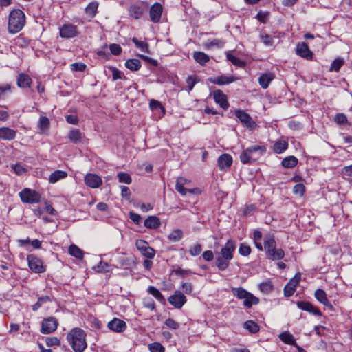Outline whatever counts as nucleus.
<instances>
[{
  "label": "nucleus",
  "instance_id": "1",
  "mask_svg": "<svg viewBox=\"0 0 352 352\" xmlns=\"http://www.w3.org/2000/svg\"><path fill=\"white\" fill-rule=\"evenodd\" d=\"M236 249L235 242L228 240L221 252L216 256V266L220 271L226 270L230 265V261L233 258V254Z\"/></svg>",
  "mask_w": 352,
  "mask_h": 352
},
{
  "label": "nucleus",
  "instance_id": "2",
  "mask_svg": "<svg viewBox=\"0 0 352 352\" xmlns=\"http://www.w3.org/2000/svg\"><path fill=\"white\" fill-rule=\"evenodd\" d=\"M86 333L80 328H74L67 334V340L75 352H83L87 348Z\"/></svg>",
  "mask_w": 352,
  "mask_h": 352
},
{
  "label": "nucleus",
  "instance_id": "3",
  "mask_svg": "<svg viewBox=\"0 0 352 352\" xmlns=\"http://www.w3.org/2000/svg\"><path fill=\"white\" fill-rule=\"evenodd\" d=\"M266 151L265 146L254 145L245 149L240 155L243 164H251L258 160Z\"/></svg>",
  "mask_w": 352,
  "mask_h": 352
},
{
  "label": "nucleus",
  "instance_id": "4",
  "mask_svg": "<svg viewBox=\"0 0 352 352\" xmlns=\"http://www.w3.org/2000/svg\"><path fill=\"white\" fill-rule=\"evenodd\" d=\"M25 16L23 12L19 9L10 12L8 20V31L10 33L19 32L24 26Z\"/></svg>",
  "mask_w": 352,
  "mask_h": 352
},
{
  "label": "nucleus",
  "instance_id": "5",
  "mask_svg": "<svg viewBox=\"0 0 352 352\" xmlns=\"http://www.w3.org/2000/svg\"><path fill=\"white\" fill-rule=\"evenodd\" d=\"M19 197L23 203L37 204L41 200L40 195L34 190L24 188L19 192Z\"/></svg>",
  "mask_w": 352,
  "mask_h": 352
},
{
  "label": "nucleus",
  "instance_id": "6",
  "mask_svg": "<svg viewBox=\"0 0 352 352\" xmlns=\"http://www.w3.org/2000/svg\"><path fill=\"white\" fill-rule=\"evenodd\" d=\"M28 266L34 273H43L45 271V267L43 261L35 254H29L27 256Z\"/></svg>",
  "mask_w": 352,
  "mask_h": 352
},
{
  "label": "nucleus",
  "instance_id": "7",
  "mask_svg": "<svg viewBox=\"0 0 352 352\" xmlns=\"http://www.w3.org/2000/svg\"><path fill=\"white\" fill-rule=\"evenodd\" d=\"M59 34L63 38H71L78 35V28L76 25L66 23L59 28Z\"/></svg>",
  "mask_w": 352,
  "mask_h": 352
},
{
  "label": "nucleus",
  "instance_id": "8",
  "mask_svg": "<svg viewBox=\"0 0 352 352\" xmlns=\"http://www.w3.org/2000/svg\"><path fill=\"white\" fill-rule=\"evenodd\" d=\"M136 248L143 256L148 258H153L155 256V250L150 247L144 240H138L135 243Z\"/></svg>",
  "mask_w": 352,
  "mask_h": 352
},
{
  "label": "nucleus",
  "instance_id": "9",
  "mask_svg": "<svg viewBox=\"0 0 352 352\" xmlns=\"http://www.w3.org/2000/svg\"><path fill=\"white\" fill-rule=\"evenodd\" d=\"M235 116L239 119L243 125L250 129H254L256 126L255 122L253 121L252 118L249 114L243 110H236L235 111Z\"/></svg>",
  "mask_w": 352,
  "mask_h": 352
},
{
  "label": "nucleus",
  "instance_id": "10",
  "mask_svg": "<svg viewBox=\"0 0 352 352\" xmlns=\"http://www.w3.org/2000/svg\"><path fill=\"white\" fill-rule=\"evenodd\" d=\"M58 322L55 318L49 317L43 320L41 326V333L48 334L57 329Z\"/></svg>",
  "mask_w": 352,
  "mask_h": 352
},
{
  "label": "nucleus",
  "instance_id": "11",
  "mask_svg": "<svg viewBox=\"0 0 352 352\" xmlns=\"http://www.w3.org/2000/svg\"><path fill=\"white\" fill-rule=\"evenodd\" d=\"M168 302L175 308H181L186 302V297L180 291H176L168 298Z\"/></svg>",
  "mask_w": 352,
  "mask_h": 352
},
{
  "label": "nucleus",
  "instance_id": "12",
  "mask_svg": "<svg viewBox=\"0 0 352 352\" xmlns=\"http://www.w3.org/2000/svg\"><path fill=\"white\" fill-rule=\"evenodd\" d=\"M213 98L216 103H217L223 110H227L229 107V103L227 100L226 95L221 90H216L213 92Z\"/></svg>",
  "mask_w": 352,
  "mask_h": 352
},
{
  "label": "nucleus",
  "instance_id": "13",
  "mask_svg": "<svg viewBox=\"0 0 352 352\" xmlns=\"http://www.w3.org/2000/svg\"><path fill=\"white\" fill-rule=\"evenodd\" d=\"M85 183L90 188H96L102 185V181L98 175L93 173H88L85 177Z\"/></svg>",
  "mask_w": 352,
  "mask_h": 352
},
{
  "label": "nucleus",
  "instance_id": "14",
  "mask_svg": "<svg viewBox=\"0 0 352 352\" xmlns=\"http://www.w3.org/2000/svg\"><path fill=\"white\" fill-rule=\"evenodd\" d=\"M107 327L113 331L120 333L126 329V324L124 321L119 318H114L112 320L109 322Z\"/></svg>",
  "mask_w": 352,
  "mask_h": 352
},
{
  "label": "nucleus",
  "instance_id": "15",
  "mask_svg": "<svg viewBox=\"0 0 352 352\" xmlns=\"http://www.w3.org/2000/svg\"><path fill=\"white\" fill-rule=\"evenodd\" d=\"M163 8L159 3H154L150 8V18L152 22L158 23L161 19Z\"/></svg>",
  "mask_w": 352,
  "mask_h": 352
},
{
  "label": "nucleus",
  "instance_id": "16",
  "mask_svg": "<svg viewBox=\"0 0 352 352\" xmlns=\"http://www.w3.org/2000/svg\"><path fill=\"white\" fill-rule=\"evenodd\" d=\"M236 80V78L234 76H219L215 77H210L208 78V81L212 84L218 85H228Z\"/></svg>",
  "mask_w": 352,
  "mask_h": 352
},
{
  "label": "nucleus",
  "instance_id": "17",
  "mask_svg": "<svg viewBox=\"0 0 352 352\" xmlns=\"http://www.w3.org/2000/svg\"><path fill=\"white\" fill-rule=\"evenodd\" d=\"M276 246L275 237L272 234H267L264 236L263 250H265V253L272 250Z\"/></svg>",
  "mask_w": 352,
  "mask_h": 352
},
{
  "label": "nucleus",
  "instance_id": "18",
  "mask_svg": "<svg viewBox=\"0 0 352 352\" xmlns=\"http://www.w3.org/2000/svg\"><path fill=\"white\" fill-rule=\"evenodd\" d=\"M32 82V78L26 74L20 73L16 79L17 86L20 88L30 87Z\"/></svg>",
  "mask_w": 352,
  "mask_h": 352
},
{
  "label": "nucleus",
  "instance_id": "19",
  "mask_svg": "<svg viewBox=\"0 0 352 352\" xmlns=\"http://www.w3.org/2000/svg\"><path fill=\"white\" fill-rule=\"evenodd\" d=\"M67 138L70 142L74 144H79L82 142L85 135L80 131L79 129H74L70 130L68 133Z\"/></svg>",
  "mask_w": 352,
  "mask_h": 352
},
{
  "label": "nucleus",
  "instance_id": "20",
  "mask_svg": "<svg viewBox=\"0 0 352 352\" xmlns=\"http://www.w3.org/2000/svg\"><path fill=\"white\" fill-rule=\"evenodd\" d=\"M316 300L323 305L333 309V306L329 302L325 292L322 289H318L314 294Z\"/></svg>",
  "mask_w": 352,
  "mask_h": 352
},
{
  "label": "nucleus",
  "instance_id": "21",
  "mask_svg": "<svg viewBox=\"0 0 352 352\" xmlns=\"http://www.w3.org/2000/svg\"><path fill=\"white\" fill-rule=\"evenodd\" d=\"M16 131L8 127L0 128V138L4 140H12L16 138Z\"/></svg>",
  "mask_w": 352,
  "mask_h": 352
},
{
  "label": "nucleus",
  "instance_id": "22",
  "mask_svg": "<svg viewBox=\"0 0 352 352\" xmlns=\"http://www.w3.org/2000/svg\"><path fill=\"white\" fill-rule=\"evenodd\" d=\"M232 163V158L229 154H222L218 159V165L220 169L229 168Z\"/></svg>",
  "mask_w": 352,
  "mask_h": 352
},
{
  "label": "nucleus",
  "instance_id": "23",
  "mask_svg": "<svg viewBox=\"0 0 352 352\" xmlns=\"http://www.w3.org/2000/svg\"><path fill=\"white\" fill-rule=\"evenodd\" d=\"M267 258L273 260H280L284 258L285 252L281 248H276V246L272 250L266 253Z\"/></svg>",
  "mask_w": 352,
  "mask_h": 352
},
{
  "label": "nucleus",
  "instance_id": "24",
  "mask_svg": "<svg viewBox=\"0 0 352 352\" xmlns=\"http://www.w3.org/2000/svg\"><path fill=\"white\" fill-rule=\"evenodd\" d=\"M144 225L148 229H156L161 225V222L156 216H150L144 220Z\"/></svg>",
  "mask_w": 352,
  "mask_h": 352
},
{
  "label": "nucleus",
  "instance_id": "25",
  "mask_svg": "<svg viewBox=\"0 0 352 352\" xmlns=\"http://www.w3.org/2000/svg\"><path fill=\"white\" fill-rule=\"evenodd\" d=\"M274 79V74L272 73H265L258 78V82L263 89H267L270 82Z\"/></svg>",
  "mask_w": 352,
  "mask_h": 352
},
{
  "label": "nucleus",
  "instance_id": "26",
  "mask_svg": "<svg viewBox=\"0 0 352 352\" xmlns=\"http://www.w3.org/2000/svg\"><path fill=\"white\" fill-rule=\"evenodd\" d=\"M296 53L302 58H308V45L305 42L298 43L296 47Z\"/></svg>",
  "mask_w": 352,
  "mask_h": 352
},
{
  "label": "nucleus",
  "instance_id": "27",
  "mask_svg": "<svg viewBox=\"0 0 352 352\" xmlns=\"http://www.w3.org/2000/svg\"><path fill=\"white\" fill-rule=\"evenodd\" d=\"M193 58L196 62L201 65H206L210 60V56L208 54L199 51L194 52Z\"/></svg>",
  "mask_w": 352,
  "mask_h": 352
},
{
  "label": "nucleus",
  "instance_id": "28",
  "mask_svg": "<svg viewBox=\"0 0 352 352\" xmlns=\"http://www.w3.org/2000/svg\"><path fill=\"white\" fill-rule=\"evenodd\" d=\"M67 176V173L63 170H57L53 172L49 177V182L54 184L61 179H64Z\"/></svg>",
  "mask_w": 352,
  "mask_h": 352
},
{
  "label": "nucleus",
  "instance_id": "29",
  "mask_svg": "<svg viewBox=\"0 0 352 352\" xmlns=\"http://www.w3.org/2000/svg\"><path fill=\"white\" fill-rule=\"evenodd\" d=\"M288 147L287 141L280 140L274 142L273 145V150L276 153L280 154L284 152Z\"/></svg>",
  "mask_w": 352,
  "mask_h": 352
},
{
  "label": "nucleus",
  "instance_id": "30",
  "mask_svg": "<svg viewBox=\"0 0 352 352\" xmlns=\"http://www.w3.org/2000/svg\"><path fill=\"white\" fill-rule=\"evenodd\" d=\"M143 11V8L137 5L131 6L129 10L130 16L135 19L141 18Z\"/></svg>",
  "mask_w": 352,
  "mask_h": 352
},
{
  "label": "nucleus",
  "instance_id": "31",
  "mask_svg": "<svg viewBox=\"0 0 352 352\" xmlns=\"http://www.w3.org/2000/svg\"><path fill=\"white\" fill-rule=\"evenodd\" d=\"M98 5V2L96 1L89 3L85 9V13L91 18L94 17L97 13Z\"/></svg>",
  "mask_w": 352,
  "mask_h": 352
},
{
  "label": "nucleus",
  "instance_id": "32",
  "mask_svg": "<svg viewBox=\"0 0 352 352\" xmlns=\"http://www.w3.org/2000/svg\"><path fill=\"white\" fill-rule=\"evenodd\" d=\"M125 66L131 71H138L141 67V62L138 59L131 58L125 62Z\"/></svg>",
  "mask_w": 352,
  "mask_h": 352
},
{
  "label": "nucleus",
  "instance_id": "33",
  "mask_svg": "<svg viewBox=\"0 0 352 352\" xmlns=\"http://www.w3.org/2000/svg\"><path fill=\"white\" fill-rule=\"evenodd\" d=\"M263 234L260 230H256L253 234V240L255 247L259 250L263 251V244L261 243V239Z\"/></svg>",
  "mask_w": 352,
  "mask_h": 352
},
{
  "label": "nucleus",
  "instance_id": "34",
  "mask_svg": "<svg viewBox=\"0 0 352 352\" xmlns=\"http://www.w3.org/2000/svg\"><path fill=\"white\" fill-rule=\"evenodd\" d=\"M259 302L258 298L254 296L252 294L250 293L243 300V305L248 308H250L254 305H257Z\"/></svg>",
  "mask_w": 352,
  "mask_h": 352
},
{
  "label": "nucleus",
  "instance_id": "35",
  "mask_svg": "<svg viewBox=\"0 0 352 352\" xmlns=\"http://www.w3.org/2000/svg\"><path fill=\"white\" fill-rule=\"evenodd\" d=\"M148 292L153 295L158 301L164 303L165 298L159 289L153 286H149L147 289Z\"/></svg>",
  "mask_w": 352,
  "mask_h": 352
},
{
  "label": "nucleus",
  "instance_id": "36",
  "mask_svg": "<svg viewBox=\"0 0 352 352\" xmlns=\"http://www.w3.org/2000/svg\"><path fill=\"white\" fill-rule=\"evenodd\" d=\"M298 163V160L294 156H289L287 157H285L281 162V164L285 168H293Z\"/></svg>",
  "mask_w": 352,
  "mask_h": 352
},
{
  "label": "nucleus",
  "instance_id": "37",
  "mask_svg": "<svg viewBox=\"0 0 352 352\" xmlns=\"http://www.w3.org/2000/svg\"><path fill=\"white\" fill-rule=\"evenodd\" d=\"M243 327L252 333H256L259 331V326L253 320L246 321L243 324Z\"/></svg>",
  "mask_w": 352,
  "mask_h": 352
},
{
  "label": "nucleus",
  "instance_id": "38",
  "mask_svg": "<svg viewBox=\"0 0 352 352\" xmlns=\"http://www.w3.org/2000/svg\"><path fill=\"white\" fill-rule=\"evenodd\" d=\"M150 108L152 111H155L157 112L162 113V115L165 113V109L162 105V104L154 99H152L149 102Z\"/></svg>",
  "mask_w": 352,
  "mask_h": 352
},
{
  "label": "nucleus",
  "instance_id": "39",
  "mask_svg": "<svg viewBox=\"0 0 352 352\" xmlns=\"http://www.w3.org/2000/svg\"><path fill=\"white\" fill-rule=\"evenodd\" d=\"M69 253L77 258H82L83 256L82 251L74 244L69 247Z\"/></svg>",
  "mask_w": 352,
  "mask_h": 352
},
{
  "label": "nucleus",
  "instance_id": "40",
  "mask_svg": "<svg viewBox=\"0 0 352 352\" xmlns=\"http://www.w3.org/2000/svg\"><path fill=\"white\" fill-rule=\"evenodd\" d=\"M226 57H227V59L229 61H230L233 65H234L236 66H238V67H243L245 66L244 61H243L240 58L234 56L230 52H228L226 54Z\"/></svg>",
  "mask_w": 352,
  "mask_h": 352
},
{
  "label": "nucleus",
  "instance_id": "41",
  "mask_svg": "<svg viewBox=\"0 0 352 352\" xmlns=\"http://www.w3.org/2000/svg\"><path fill=\"white\" fill-rule=\"evenodd\" d=\"M52 299L49 296H44L38 298L37 302L32 305V310L37 311L44 303L51 302Z\"/></svg>",
  "mask_w": 352,
  "mask_h": 352
},
{
  "label": "nucleus",
  "instance_id": "42",
  "mask_svg": "<svg viewBox=\"0 0 352 352\" xmlns=\"http://www.w3.org/2000/svg\"><path fill=\"white\" fill-rule=\"evenodd\" d=\"M280 339L286 344H292L295 340L289 332L285 331L279 335Z\"/></svg>",
  "mask_w": 352,
  "mask_h": 352
},
{
  "label": "nucleus",
  "instance_id": "43",
  "mask_svg": "<svg viewBox=\"0 0 352 352\" xmlns=\"http://www.w3.org/2000/svg\"><path fill=\"white\" fill-rule=\"evenodd\" d=\"M232 294L239 299H244L247 297L249 292L242 287L233 288Z\"/></svg>",
  "mask_w": 352,
  "mask_h": 352
},
{
  "label": "nucleus",
  "instance_id": "44",
  "mask_svg": "<svg viewBox=\"0 0 352 352\" xmlns=\"http://www.w3.org/2000/svg\"><path fill=\"white\" fill-rule=\"evenodd\" d=\"M50 120L46 116H41L39 118L38 127L41 131H45L49 128Z\"/></svg>",
  "mask_w": 352,
  "mask_h": 352
},
{
  "label": "nucleus",
  "instance_id": "45",
  "mask_svg": "<svg viewBox=\"0 0 352 352\" xmlns=\"http://www.w3.org/2000/svg\"><path fill=\"white\" fill-rule=\"evenodd\" d=\"M343 64H344L343 59L336 58L332 62V63L330 66V68H329V71L338 72L340 70V67L343 65Z\"/></svg>",
  "mask_w": 352,
  "mask_h": 352
},
{
  "label": "nucleus",
  "instance_id": "46",
  "mask_svg": "<svg viewBox=\"0 0 352 352\" xmlns=\"http://www.w3.org/2000/svg\"><path fill=\"white\" fill-rule=\"evenodd\" d=\"M225 44V42L221 39H213L210 42L206 43L204 46L206 48H209L211 47H217L219 48L223 47Z\"/></svg>",
  "mask_w": 352,
  "mask_h": 352
},
{
  "label": "nucleus",
  "instance_id": "47",
  "mask_svg": "<svg viewBox=\"0 0 352 352\" xmlns=\"http://www.w3.org/2000/svg\"><path fill=\"white\" fill-rule=\"evenodd\" d=\"M132 42L138 48H140L142 52H148V43L144 41H140L138 38L133 37Z\"/></svg>",
  "mask_w": 352,
  "mask_h": 352
},
{
  "label": "nucleus",
  "instance_id": "48",
  "mask_svg": "<svg viewBox=\"0 0 352 352\" xmlns=\"http://www.w3.org/2000/svg\"><path fill=\"white\" fill-rule=\"evenodd\" d=\"M118 178L120 183L130 184L132 182L131 176L128 173L122 172L118 174Z\"/></svg>",
  "mask_w": 352,
  "mask_h": 352
},
{
  "label": "nucleus",
  "instance_id": "49",
  "mask_svg": "<svg viewBox=\"0 0 352 352\" xmlns=\"http://www.w3.org/2000/svg\"><path fill=\"white\" fill-rule=\"evenodd\" d=\"M182 231L179 229L173 230L168 236V239L171 241H178L182 238Z\"/></svg>",
  "mask_w": 352,
  "mask_h": 352
},
{
  "label": "nucleus",
  "instance_id": "50",
  "mask_svg": "<svg viewBox=\"0 0 352 352\" xmlns=\"http://www.w3.org/2000/svg\"><path fill=\"white\" fill-rule=\"evenodd\" d=\"M261 291L268 293L273 289V285L270 280L264 281L259 285Z\"/></svg>",
  "mask_w": 352,
  "mask_h": 352
},
{
  "label": "nucleus",
  "instance_id": "51",
  "mask_svg": "<svg viewBox=\"0 0 352 352\" xmlns=\"http://www.w3.org/2000/svg\"><path fill=\"white\" fill-rule=\"evenodd\" d=\"M202 250V246L201 244H195L192 246H191L188 250L189 254L192 256H195L199 255Z\"/></svg>",
  "mask_w": 352,
  "mask_h": 352
},
{
  "label": "nucleus",
  "instance_id": "52",
  "mask_svg": "<svg viewBox=\"0 0 352 352\" xmlns=\"http://www.w3.org/2000/svg\"><path fill=\"white\" fill-rule=\"evenodd\" d=\"M151 352H164V347L159 342H153L149 344Z\"/></svg>",
  "mask_w": 352,
  "mask_h": 352
},
{
  "label": "nucleus",
  "instance_id": "53",
  "mask_svg": "<svg viewBox=\"0 0 352 352\" xmlns=\"http://www.w3.org/2000/svg\"><path fill=\"white\" fill-rule=\"evenodd\" d=\"M239 252L243 256H247L251 253V248L245 244L241 243L239 248Z\"/></svg>",
  "mask_w": 352,
  "mask_h": 352
},
{
  "label": "nucleus",
  "instance_id": "54",
  "mask_svg": "<svg viewBox=\"0 0 352 352\" xmlns=\"http://www.w3.org/2000/svg\"><path fill=\"white\" fill-rule=\"evenodd\" d=\"M45 343L48 346H59L60 341L57 337H47L45 338Z\"/></svg>",
  "mask_w": 352,
  "mask_h": 352
},
{
  "label": "nucleus",
  "instance_id": "55",
  "mask_svg": "<svg viewBox=\"0 0 352 352\" xmlns=\"http://www.w3.org/2000/svg\"><path fill=\"white\" fill-rule=\"evenodd\" d=\"M175 189L182 195H186L187 192H189L190 193H193L195 189H187L185 188L184 186L179 184L176 182L175 184Z\"/></svg>",
  "mask_w": 352,
  "mask_h": 352
},
{
  "label": "nucleus",
  "instance_id": "56",
  "mask_svg": "<svg viewBox=\"0 0 352 352\" xmlns=\"http://www.w3.org/2000/svg\"><path fill=\"white\" fill-rule=\"evenodd\" d=\"M260 39L266 46H271L273 44V38L269 34H261Z\"/></svg>",
  "mask_w": 352,
  "mask_h": 352
},
{
  "label": "nucleus",
  "instance_id": "57",
  "mask_svg": "<svg viewBox=\"0 0 352 352\" xmlns=\"http://www.w3.org/2000/svg\"><path fill=\"white\" fill-rule=\"evenodd\" d=\"M109 50L111 53L115 56H118L122 52V47L120 45L116 43H113L109 45Z\"/></svg>",
  "mask_w": 352,
  "mask_h": 352
},
{
  "label": "nucleus",
  "instance_id": "58",
  "mask_svg": "<svg viewBox=\"0 0 352 352\" xmlns=\"http://www.w3.org/2000/svg\"><path fill=\"white\" fill-rule=\"evenodd\" d=\"M293 192L296 195L302 196L305 192V186L302 184H297L294 186Z\"/></svg>",
  "mask_w": 352,
  "mask_h": 352
},
{
  "label": "nucleus",
  "instance_id": "59",
  "mask_svg": "<svg viewBox=\"0 0 352 352\" xmlns=\"http://www.w3.org/2000/svg\"><path fill=\"white\" fill-rule=\"evenodd\" d=\"M165 325L171 329H178L179 328V324L175 321L172 318H168L164 322Z\"/></svg>",
  "mask_w": 352,
  "mask_h": 352
},
{
  "label": "nucleus",
  "instance_id": "60",
  "mask_svg": "<svg viewBox=\"0 0 352 352\" xmlns=\"http://www.w3.org/2000/svg\"><path fill=\"white\" fill-rule=\"evenodd\" d=\"M197 82V77L196 76H188L186 79V83L188 85V91L190 92L195 85V84Z\"/></svg>",
  "mask_w": 352,
  "mask_h": 352
},
{
  "label": "nucleus",
  "instance_id": "61",
  "mask_svg": "<svg viewBox=\"0 0 352 352\" xmlns=\"http://www.w3.org/2000/svg\"><path fill=\"white\" fill-rule=\"evenodd\" d=\"M334 121L338 124H344L347 122V118L344 113H338L334 118Z\"/></svg>",
  "mask_w": 352,
  "mask_h": 352
},
{
  "label": "nucleus",
  "instance_id": "62",
  "mask_svg": "<svg viewBox=\"0 0 352 352\" xmlns=\"http://www.w3.org/2000/svg\"><path fill=\"white\" fill-rule=\"evenodd\" d=\"M109 264L106 262L100 261L96 267V270L98 272H106L109 271Z\"/></svg>",
  "mask_w": 352,
  "mask_h": 352
},
{
  "label": "nucleus",
  "instance_id": "63",
  "mask_svg": "<svg viewBox=\"0 0 352 352\" xmlns=\"http://www.w3.org/2000/svg\"><path fill=\"white\" fill-rule=\"evenodd\" d=\"M86 68V65L82 63H74L71 65V69L73 71L83 72Z\"/></svg>",
  "mask_w": 352,
  "mask_h": 352
},
{
  "label": "nucleus",
  "instance_id": "64",
  "mask_svg": "<svg viewBox=\"0 0 352 352\" xmlns=\"http://www.w3.org/2000/svg\"><path fill=\"white\" fill-rule=\"evenodd\" d=\"M144 306L148 309L151 310L155 309V304L154 300L151 298H147L144 299Z\"/></svg>",
  "mask_w": 352,
  "mask_h": 352
}]
</instances>
